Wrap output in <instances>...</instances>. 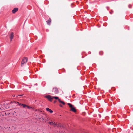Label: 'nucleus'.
I'll list each match as a JSON object with an SVG mask.
<instances>
[{
	"mask_svg": "<svg viewBox=\"0 0 133 133\" xmlns=\"http://www.w3.org/2000/svg\"><path fill=\"white\" fill-rule=\"evenodd\" d=\"M28 59L27 57H25L22 60V62L21 63V66H23V65L26 64L27 61Z\"/></svg>",
	"mask_w": 133,
	"mask_h": 133,
	"instance_id": "nucleus-1",
	"label": "nucleus"
},
{
	"mask_svg": "<svg viewBox=\"0 0 133 133\" xmlns=\"http://www.w3.org/2000/svg\"><path fill=\"white\" fill-rule=\"evenodd\" d=\"M113 11H112V13H113Z\"/></svg>",
	"mask_w": 133,
	"mask_h": 133,
	"instance_id": "nucleus-22",
	"label": "nucleus"
},
{
	"mask_svg": "<svg viewBox=\"0 0 133 133\" xmlns=\"http://www.w3.org/2000/svg\"><path fill=\"white\" fill-rule=\"evenodd\" d=\"M52 91L53 92H54L55 94H57L58 92V89L57 88L55 87H54L53 88Z\"/></svg>",
	"mask_w": 133,
	"mask_h": 133,
	"instance_id": "nucleus-4",
	"label": "nucleus"
},
{
	"mask_svg": "<svg viewBox=\"0 0 133 133\" xmlns=\"http://www.w3.org/2000/svg\"><path fill=\"white\" fill-rule=\"evenodd\" d=\"M46 110L51 113H52L53 112V111L51 109H49V108H46Z\"/></svg>",
	"mask_w": 133,
	"mask_h": 133,
	"instance_id": "nucleus-8",
	"label": "nucleus"
},
{
	"mask_svg": "<svg viewBox=\"0 0 133 133\" xmlns=\"http://www.w3.org/2000/svg\"><path fill=\"white\" fill-rule=\"evenodd\" d=\"M4 116L3 115H2V116Z\"/></svg>",
	"mask_w": 133,
	"mask_h": 133,
	"instance_id": "nucleus-24",
	"label": "nucleus"
},
{
	"mask_svg": "<svg viewBox=\"0 0 133 133\" xmlns=\"http://www.w3.org/2000/svg\"><path fill=\"white\" fill-rule=\"evenodd\" d=\"M14 37V33L13 32H11L10 35V41H11L13 39Z\"/></svg>",
	"mask_w": 133,
	"mask_h": 133,
	"instance_id": "nucleus-7",
	"label": "nucleus"
},
{
	"mask_svg": "<svg viewBox=\"0 0 133 133\" xmlns=\"http://www.w3.org/2000/svg\"><path fill=\"white\" fill-rule=\"evenodd\" d=\"M18 103L19 105H21V106H22V104H23L19 103L18 102Z\"/></svg>",
	"mask_w": 133,
	"mask_h": 133,
	"instance_id": "nucleus-15",
	"label": "nucleus"
},
{
	"mask_svg": "<svg viewBox=\"0 0 133 133\" xmlns=\"http://www.w3.org/2000/svg\"><path fill=\"white\" fill-rule=\"evenodd\" d=\"M47 24L48 25H49L51 22V19L50 18L49 19L46 21Z\"/></svg>",
	"mask_w": 133,
	"mask_h": 133,
	"instance_id": "nucleus-6",
	"label": "nucleus"
},
{
	"mask_svg": "<svg viewBox=\"0 0 133 133\" xmlns=\"http://www.w3.org/2000/svg\"><path fill=\"white\" fill-rule=\"evenodd\" d=\"M42 119L43 120L44 119L43 118H42Z\"/></svg>",
	"mask_w": 133,
	"mask_h": 133,
	"instance_id": "nucleus-19",
	"label": "nucleus"
},
{
	"mask_svg": "<svg viewBox=\"0 0 133 133\" xmlns=\"http://www.w3.org/2000/svg\"><path fill=\"white\" fill-rule=\"evenodd\" d=\"M53 99L54 98L56 99H58H58H59V97H53Z\"/></svg>",
	"mask_w": 133,
	"mask_h": 133,
	"instance_id": "nucleus-10",
	"label": "nucleus"
},
{
	"mask_svg": "<svg viewBox=\"0 0 133 133\" xmlns=\"http://www.w3.org/2000/svg\"><path fill=\"white\" fill-rule=\"evenodd\" d=\"M23 95L22 94V95H18V96H22V95Z\"/></svg>",
	"mask_w": 133,
	"mask_h": 133,
	"instance_id": "nucleus-17",
	"label": "nucleus"
},
{
	"mask_svg": "<svg viewBox=\"0 0 133 133\" xmlns=\"http://www.w3.org/2000/svg\"><path fill=\"white\" fill-rule=\"evenodd\" d=\"M60 106L61 107H62V106L61 105H60Z\"/></svg>",
	"mask_w": 133,
	"mask_h": 133,
	"instance_id": "nucleus-20",
	"label": "nucleus"
},
{
	"mask_svg": "<svg viewBox=\"0 0 133 133\" xmlns=\"http://www.w3.org/2000/svg\"><path fill=\"white\" fill-rule=\"evenodd\" d=\"M113 11H112V13H113Z\"/></svg>",
	"mask_w": 133,
	"mask_h": 133,
	"instance_id": "nucleus-23",
	"label": "nucleus"
},
{
	"mask_svg": "<svg viewBox=\"0 0 133 133\" xmlns=\"http://www.w3.org/2000/svg\"><path fill=\"white\" fill-rule=\"evenodd\" d=\"M57 127H62L61 124L60 123H59L57 124Z\"/></svg>",
	"mask_w": 133,
	"mask_h": 133,
	"instance_id": "nucleus-11",
	"label": "nucleus"
},
{
	"mask_svg": "<svg viewBox=\"0 0 133 133\" xmlns=\"http://www.w3.org/2000/svg\"><path fill=\"white\" fill-rule=\"evenodd\" d=\"M56 102V101H54V103H55Z\"/></svg>",
	"mask_w": 133,
	"mask_h": 133,
	"instance_id": "nucleus-18",
	"label": "nucleus"
},
{
	"mask_svg": "<svg viewBox=\"0 0 133 133\" xmlns=\"http://www.w3.org/2000/svg\"><path fill=\"white\" fill-rule=\"evenodd\" d=\"M57 123H55L54 122V123H52V124L54 125V127H55L56 126H57Z\"/></svg>",
	"mask_w": 133,
	"mask_h": 133,
	"instance_id": "nucleus-12",
	"label": "nucleus"
},
{
	"mask_svg": "<svg viewBox=\"0 0 133 133\" xmlns=\"http://www.w3.org/2000/svg\"><path fill=\"white\" fill-rule=\"evenodd\" d=\"M48 120V118H47V120Z\"/></svg>",
	"mask_w": 133,
	"mask_h": 133,
	"instance_id": "nucleus-21",
	"label": "nucleus"
},
{
	"mask_svg": "<svg viewBox=\"0 0 133 133\" xmlns=\"http://www.w3.org/2000/svg\"><path fill=\"white\" fill-rule=\"evenodd\" d=\"M26 107H27V108H28V109H30V108H31V107H30V106H27V105Z\"/></svg>",
	"mask_w": 133,
	"mask_h": 133,
	"instance_id": "nucleus-16",
	"label": "nucleus"
},
{
	"mask_svg": "<svg viewBox=\"0 0 133 133\" xmlns=\"http://www.w3.org/2000/svg\"><path fill=\"white\" fill-rule=\"evenodd\" d=\"M18 8H15L12 10V12L13 13H15L18 10Z\"/></svg>",
	"mask_w": 133,
	"mask_h": 133,
	"instance_id": "nucleus-5",
	"label": "nucleus"
},
{
	"mask_svg": "<svg viewBox=\"0 0 133 133\" xmlns=\"http://www.w3.org/2000/svg\"><path fill=\"white\" fill-rule=\"evenodd\" d=\"M67 104L70 108L71 110L72 111L74 112H76V110L75 108L73 107L72 105L69 103H68Z\"/></svg>",
	"mask_w": 133,
	"mask_h": 133,
	"instance_id": "nucleus-2",
	"label": "nucleus"
},
{
	"mask_svg": "<svg viewBox=\"0 0 133 133\" xmlns=\"http://www.w3.org/2000/svg\"><path fill=\"white\" fill-rule=\"evenodd\" d=\"M45 97L47 98L48 100L51 102L52 101L53 99V97L49 95L45 96Z\"/></svg>",
	"mask_w": 133,
	"mask_h": 133,
	"instance_id": "nucleus-3",
	"label": "nucleus"
},
{
	"mask_svg": "<svg viewBox=\"0 0 133 133\" xmlns=\"http://www.w3.org/2000/svg\"><path fill=\"white\" fill-rule=\"evenodd\" d=\"M22 105V106H23L24 108H25L26 107L27 105H26L24 104H23Z\"/></svg>",
	"mask_w": 133,
	"mask_h": 133,
	"instance_id": "nucleus-13",
	"label": "nucleus"
},
{
	"mask_svg": "<svg viewBox=\"0 0 133 133\" xmlns=\"http://www.w3.org/2000/svg\"><path fill=\"white\" fill-rule=\"evenodd\" d=\"M58 101L60 103H62L63 105H64L65 104V103L63 101H61L60 99H58Z\"/></svg>",
	"mask_w": 133,
	"mask_h": 133,
	"instance_id": "nucleus-9",
	"label": "nucleus"
},
{
	"mask_svg": "<svg viewBox=\"0 0 133 133\" xmlns=\"http://www.w3.org/2000/svg\"><path fill=\"white\" fill-rule=\"evenodd\" d=\"M52 123H53L52 122H49V123L50 125L53 124Z\"/></svg>",
	"mask_w": 133,
	"mask_h": 133,
	"instance_id": "nucleus-14",
	"label": "nucleus"
}]
</instances>
